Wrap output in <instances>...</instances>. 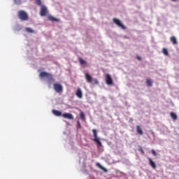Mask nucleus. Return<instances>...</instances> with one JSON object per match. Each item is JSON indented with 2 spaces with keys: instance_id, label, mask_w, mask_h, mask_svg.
<instances>
[{
  "instance_id": "2",
  "label": "nucleus",
  "mask_w": 179,
  "mask_h": 179,
  "mask_svg": "<svg viewBox=\"0 0 179 179\" xmlns=\"http://www.w3.org/2000/svg\"><path fill=\"white\" fill-rule=\"evenodd\" d=\"M18 17L20 20H22V22L29 20V15H27V13L24 10L18 11Z\"/></svg>"
},
{
  "instance_id": "16",
  "label": "nucleus",
  "mask_w": 179,
  "mask_h": 179,
  "mask_svg": "<svg viewBox=\"0 0 179 179\" xmlns=\"http://www.w3.org/2000/svg\"><path fill=\"white\" fill-rule=\"evenodd\" d=\"M170 40L173 45H176V44H177V38H176V36H171L170 38Z\"/></svg>"
},
{
  "instance_id": "15",
  "label": "nucleus",
  "mask_w": 179,
  "mask_h": 179,
  "mask_svg": "<svg viewBox=\"0 0 179 179\" xmlns=\"http://www.w3.org/2000/svg\"><path fill=\"white\" fill-rule=\"evenodd\" d=\"M96 166H97V167H99L101 170H103V171L104 172V173H107V169H106V168H104L103 166H101V164H100V163H96Z\"/></svg>"
},
{
  "instance_id": "22",
  "label": "nucleus",
  "mask_w": 179,
  "mask_h": 179,
  "mask_svg": "<svg viewBox=\"0 0 179 179\" xmlns=\"http://www.w3.org/2000/svg\"><path fill=\"white\" fill-rule=\"evenodd\" d=\"M35 3L38 5V6H43V5H41V0H35Z\"/></svg>"
},
{
  "instance_id": "6",
  "label": "nucleus",
  "mask_w": 179,
  "mask_h": 179,
  "mask_svg": "<svg viewBox=\"0 0 179 179\" xmlns=\"http://www.w3.org/2000/svg\"><path fill=\"white\" fill-rule=\"evenodd\" d=\"M53 87L57 93H61L62 92V85L61 84L55 83Z\"/></svg>"
},
{
  "instance_id": "9",
  "label": "nucleus",
  "mask_w": 179,
  "mask_h": 179,
  "mask_svg": "<svg viewBox=\"0 0 179 179\" xmlns=\"http://www.w3.org/2000/svg\"><path fill=\"white\" fill-rule=\"evenodd\" d=\"M76 96H77L78 99H82V97H83V94L82 93V90H80V88L77 89Z\"/></svg>"
},
{
  "instance_id": "8",
  "label": "nucleus",
  "mask_w": 179,
  "mask_h": 179,
  "mask_svg": "<svg viewBox=\"0 0 179 179\" xmlns=\"http://www.w3.org/2000/svg\"><path fill=\"white\" fill-rule=\"evenodd\" d=\"M62 117L67 120H73V115L71 113H63Z\"/></svg>"
},
{
  "instance_id": "10",
  "label": "nucleus",
  "mask_w": 179,
  "mask_h": 179,
  "mask_svg": "<svg viewBox=\"0 0 179 179\" xmlns=\"http://www.w3.org/2000/svg\"><path fill=\"white\" fill-rule=\"evenodd\" d=\"M85 79L88 83H92V76L87 73H85Z\"/></svg>"
},
{
  "instance_id": "21",
  "label": "nucleus",
  "mask_w": 179,
  "mask_h": 179,
  "mask_svg": "<svg viewBox=\"0 0 179 179\" xmlns=\"http://www.w3.org/2000/svg\"><path fill=\"white\" fill-rule=\"evenodd\" d=\"M25 30H26V31L27 32V33H31V34H33V33H34V30H33L31 28H30V27H27L26 29H25Z\"/></svg>"
},
{
  "instance_id": "27",
  "label": "nucleus",
  "mask_w": 179,
  "mask_h": 179,
  "mask_svg": "<svg viewBox=\"0 0 179 179\" xmlns=\"http://www.w3.org/2000/svg\"><path fill=\"white\" fill-rule=\"evenodd\" d=\"M138 150L141 152V153H142V155H145V151H143V149L139 148Z\"/></svg>"
},
{
  "instance_id": "19",
  "label": "nucleus",
  "mask_w": 179,
  "mask_h": 179,
  "mask_svg": "<svg viewBox=\"0 0 179 179\" xmlns=\"http://www.w3.org/2000/svg\"><path fill=\"white\" fill-rule=\"evenodd\" d=\"M162 52L164 55H166V57H169V50L166 48H164L162 49Z\"/></svg>"
},
{
  "instance_id": "3",
  "label": "nucleus",
  "mask_w": 179,
  "mask_h": 179,
  "mask_svg": "<svg viewBox=\"0 0 179 179\" xmlns=\"http://www.w3.org/2000/svg\"><path fill=\"white\" fill-rule=\"evenodd\" d=\"M92 134L94 136V142L96 143L99 148L101 147V141H100V138L97 136V130L93 129Z\"/></svg>"
},
{
  "instance_id": "7",
  "label": "nucleus",
  "mask_w": 179,
  "mask_h": 179,
  "mask_svg": "<svg viewBox=\"0 0 179 179\" xmlns=\"http://www.w3.org/2000/svg\"><path fill=\"white\" fill-rule=\"evenodd\" d=\"M106 83L109 86L113 85V78H111V76H110V74L108 73L106 74Z\"/></svg>"
},
{
  "instance_id": "26",
  "label": "nucleus",
  "mask_w": 179,
  "mask_h": 179,
  "mask_svg": "<svg viewBox=\"0 0 179 179\" xmlns=\"http://www.w3.org/2000/svg\"><path fill=\"white\" fill-rule=\"evenodd\" d=\"M93 82H94V85H99V80H97V79L93 80Z\"/></svg>"
},
{
  "instance_id": "24",
  "label": "nucleus",
  "mask_w": 179,
  "mask_h": 179,
  "mask_svg": "<svg viewBox=\"0 0 179 179\" xmlns=\"http://www.w3.org/2000/svg\"><path fill=\"white\" fill-rule=\"evenodd\" d=\"M15 3H16L17 5H20V3H22V0H14Z\"/></svg>"
},
{
  "instance_id": "23",
  "label": "nucleus",
  "mask_w": 179,
  "mask_h": 179,
  "mask_svg": "<svg viewBox=\"0 0 179 179\" xmlns=\"http://www.w3.org/2000/svg\"><path fill=\"white\" fill-rule=\"evenodd\" d=\"M80 118H81L83 121H85V113H83V112H80Z\"/></svg>"
},
{
  "instance_id": "29",
  "label": "nucleus",
  "mask_w": 179,
  "mask_h": 179,
  "mask_svg": "<svg viewBox=\"0 0 179 179\" xmlns=\"http://www.w3.org/2000/svg\"><path fill=\"white\" fill-rule=\"evenodd\" d=\"M77 124H78V127H80V122L78 121Z\"/></svg>"
},
{
  "instance_id": "11",
  "label": "nucleus",
  "mask_w": 179,
  "mask_h": 179,
  "mask_svg": "<svg viewBox=\"0 0 179 179\" xmlns=\"http://www.w3.org/2000/svg\"><path fill=\"white\" fill-rule=\"evenodd\" d=\"M52 113L54 115H56L57 117H61L62 115V112L57 110H52Z\"/></svg>"
},
{
  "instance_id": "12",
  "label": "nucleus",
  "mask_w": 179,
  "mask_h": 179,
  "mask_svg": "<svg viewBox=\"0 0 179 179\" xmlns=\"http://www.w3.org/2000/svg\"><path fill=\"white\" fill-rule=\"evenodd\" d=\"M148 161L150 163V166H152V169H156V164L151 159V158H148Z\"/></svg>"
},
{
  "instance_id": "20",
  "label": "nucleus",
  "mask_w": 179,
  "mask_h": 179,
  "mask_svg": "<svg viewBox=\"0 0 179 179\" xmlns=\"http://www.w3.org/2000/svg\"><path fill=\"white\" fill-rule=\"evenodd\" d=\"M78 61L80 64V65H86V61L83 60L81 57L78 58Z\"/></svg>"
},
{
  "instance_id": "18",
  "label": "nucleus",
  "mask_w": 179,
  "mask_h": 179,
  "mask_svg": "<svg viewBox=\"0 0 179 179\" xmlns=\"http://www.w3.org/2000/svg\"><path fill=\"white\" fill-rule=\"evenodd\" d=\"M170 115L173 121H176L177 120V115L174 113V112H171Z\"/></svg>"
},
{
  "instance_id": "14",
  "label": "nucleus",
  "mask_w": 179,
  "mask_h": 179,
  "mask_svg": "<svg viewBox=\"0 0 179 179\" xmlns=\"http://www.w3.org/2000/svg\"><path fill=\"white\" fill-rule=\"evenodd\" d=\"M146 83H147V86H148L149 87H151V86H152L153 81H152L150 78H147Z\"/></svg>"
},
{
  "instance_id": "17",
  "label": "nucleus",
  "mask_w": 179,
  "mask_h": 179,
  "mask_svg": "<svg viewBox=\"0 0 179 179\" xmlns=\"http://www.w3.org/2000/svg\"><path fill=\"white\" fill-rule=\"evenodd\" d=\"M48 19L50 20L51 22H59L58 19L55 18V17H52L51 15H49L48 17Z\"/></svg>"
},
{
  "instance_id": "25",
  "label": "nucleus",
  "mask_w": 179,
  "mask_h": 179,
  "mask_svg": "<svg viewBox=\"0 0 179 179\" xmlns=\"http://www.w3.org/2000/svg\"><path fill=\"white\" fill-rule=\"evenodd\" d=\"M151 152L153 155V156H157V153L156 152V151L155 150H152Z\"/></svg>"
},
{
  "instance_id": "13",
  "label": "nucleus",
  "mask_w": 179,
  "mask_h": 179,
  "mask_svg": "<svg viewBox=\"0 0 179 179\" xmlns=\"http://www.w3.org/2000/svg\"><path fill=\"white\" fill-rule=\"evenodd\" d=\"M136 132L138 135H143V131H142L140 126H136Z\"/></svg>"
},
{
  "instance_id": "30",
  "label": "nucleus",
  "mask_w": 179,
  "mask_h": 179,
  "mask_svg": "<svg viewBox=\"0 0 179 179\" xmlns=\"http://www.w3.org/2000/svg\"><path fill=\"white\" fill-rule=\"evenodd\" d=\"M171 1H173V2H176V1H177V0H171Z\"/></svg>"
},
{
  "instance_id": "5",
  "label": "nucleus",
  "mask_w": 179,
  "mask_h": 179,
  "mask_svg": "<svg viewBox=\"0 0 179 179\" xmlns=\"http://www.w3.org/2000/svg\"><path fill=\"white\" fill-rule=\"evenodd\" d=\"M47 13H48V10L47 7L44 5L41 6V10H40L41 16H47Z\"/></svg>"
},
{
  "instance_id": "4",
  "label": "nucleus",
  "mask_w": 179,
  "mask_h": 179,
  "mask_svg": "<svg viewBox=\"0 0 179 179\" xmlns=\"http://www.w3.org/2000/svg\"><path fill=\"white\" fill-rule=\"evenodd\" d=\"M113 23H115V24H116V26L120 27V29H122L123 30H125V29H127V27H125V25H124L120 20L117 18H113Z\"/></svg>"
},
{
  "instance_id": "1",
  "label": "nucleus",
  "mask_w": 179,
  "mask_h": 179,
  "mask_svg": "<svg viewBox=\"0 0 179 179\" xmlns=\"http://www.w3.org/2000/svg\"><path fill=\"white\" fill-rule=\"evenodd\" d=\"M40 78H48L49 80V83H54L55 82V80L52 77V75L45 72V71H42L39 74Z\"/></svg>"
},
{
  "instance_id": "28",
  "label": "nucleus",
  "mask_w": 179,
  "mask_h": 179,
  "mask_svg": "<svg viewBox=\"0 0 179 179\" xmlns=\"http://www.w3.org/2000/svg\"><path fill=\"white\" fill-rule=\"evenodd\" d=\"M136 59H137L138 61H141V60H142V57H140V56H138V55L136 56Z\"/></svg>"
}]
</instances>
